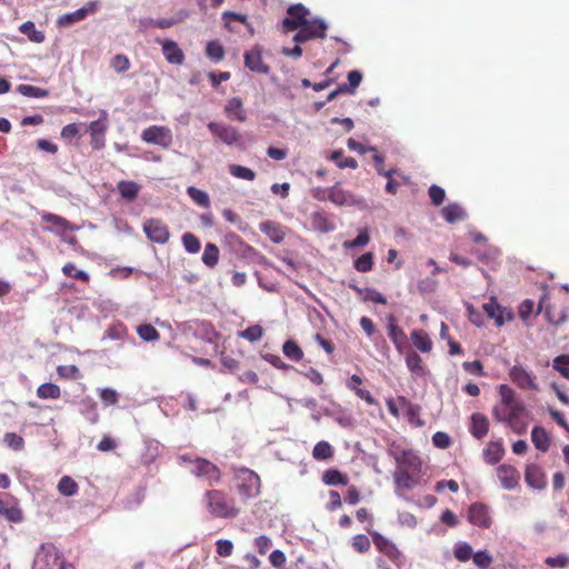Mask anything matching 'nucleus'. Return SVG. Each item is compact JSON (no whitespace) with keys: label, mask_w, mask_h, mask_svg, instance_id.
I'll return each mask as SVG.
<instances>
[{"label":"nucleus","mask_w":569,"mask_h":569,"mask_svg":"<svg viewBox=\"0 0 569 569\" xmlns=\"http://www.w3.org/2000/svg\"><path fill=\"white\" fill-rule=\"evenodd\" d=\"M328 200L337 206H357L360 204V200L356 198L353 193L347 191L340 187V183L328 188Z\"/></svg>","instance_id":"obj_18"},{"label":"nucleus","mask_w":569,"mask_h":569,"mask_svg":"<svg viewBox=\"0 0 569 569\" xmlns=\"http://www.w3.org/2000/svg\"><path fill=\"white\" fill-rule=\"evenodd\" d=\"M70 566L58 548L53 543L47 542L38 549L32 569H64Z\"/></svg>","instance_id":"obj_3"},{"label":"nucleus","mask_w":569,"mask_h":569,"mask_svg":"<svg viewBox=\"0 0 569 569\" xmlns=\"http://www.w3.org/2000/svg\"><path fill=\"white\" fill-rule=\"evenodd\" d=\"M62 272L67 277L88 282L90 280L89 274L82 270H76V266L72 262H68L62 267Z\"/></svg>","instance_id":"obj_51"},{"label":"nucleus","mask_w":569,"mask_h":569,"mask_svg":"<svg viewBox=\"0 0 569 569\" xmlns=\"http://www.w3.org/2000/svg\"><path fill=\"white\" fill-rule=\"evenodd\" d=\"M367 531L371 535L376 548L380 552L385 553L391 561L399 565L402 555L400 550L397 548V546L377 531H370V529L368 528Z\"/></svg>","instance_id":"obj_12"},{"label":"nucleus","mask_w":569,"mask_h":569,"mask_svg":"<svg viewBox=\"0 0 569 569\" xmlns=\"http://www.w3.org/2000/svg\"><path fill=\"white\" fill-rule=\"evenodd\" d=\"M413 346L421 352L428 353L432 350L433 343L428 333L422 329H415L410 333Z\"/></svg>","instance_id":"obj_27"},{"label":"nucleus","mask_w":569,"mask_h":569,"mask_svg":"<svg viewBox=\"0 0 569 569\" xmlns=\"http://www.w3.org/2000/svg\"><path fill=\"white\" fill-rule=\"evenodd\" d=\"M229 172L231 176L247 181H253L256 179V172L253 170L240 164H230Z\"/></svg>","instance_id":"obj_43"},{"label":"nucleus","mask_w":569,"mask_h":569,"mask_svg":"<svg viewBox=\"0 0 569 569\" xmlns=\"http://www.w3.org/2000/svg\"><path fill=\"white\" fill-rule=\"evenodd\" d=\"M472 560L480 569H488L493 561L492 557L486 550H480L473 553Z\"/></svg>","instance_id":"obj_58"},{"label":"nucleus","mask_w":569,"mask_h":569,"mask_svg":"<svg viewBox=\"0 0 569 569\" xmlns=\"http://www.w3.org/2000/svg\"><path fill=\"white\" fill-rule=\"evenodd\" d=\"M107 127V118L104 112L103 119H98L89 124L88 130L90 132V144L92 149L100 150L104 147Z\"/></svg>","instance_id":"obj_19"},{"label":"nucleus","mask_w":569,"mask_h":569,"mask_svg":"<svg viewBox=\"0 0 569 569\" xmlns=\"http://www.w3.org/2000/svg\"><path fill=\"white\" fill-rule=\"evenodd\" d=\"M156 42L161 44L162 53L169 63L177 66L183 64L186 56L176 41L156 39Z\"/></svg>","instance_id":"obj_17"},{"label":"nucleus","mask_w":569,"mask_h":569,"mask_svg":"<svg viewBox=\"0 0 569 569\" xmlns=\"http://www.w3.org/2000/svg\"><path fill=\"white\" fill-rule=\"evenodd\" d=\"M137 333L143 341L151 342L160 339L159 331L150 323H143L137 327Z\"/></svg>","instance_id":"obj_42"},{"label":"nucleus","mask_w":569,"mask_h":569,"mask_svg":"<svg viewBox=\"0 0 569 569\" xmlns=\"http://www.w3.org/2000/svg\"><path fill=\"white\" fill-rule=\"evenodd\" d=\"M503 455L505 449L500 441H490L483 450V459L489 465L498 463Z\"/></svg>","instance_id":"obj_29"},{"label":"nucleus","mask_w":569,"mask_h":569,"mask_svg":"<svg viewBox=\"0 0 569 569\" xmlns=\"http://www.w3.org/2000/svg\"><path fill=\"white\" fill-rule=\"evenodd\" d=\"M525 411V406L493 407L492 416L499 422H506L515 432L521 433L523 426L519 418Z\"/></svg>","instance_id":"obj_7"},{"label":"nucleus","mask_w":569,"mask_h":569,"mask_svg":"<svg viewBox=\"0 0 569 569\" xmlns=\"http://www.w3.org/2000/svg\"><path fill=\"white\" fill-rule=\"evenodd\" d=\"M263 336V329L259 325L250 326L247 329L239 332V337L250 341H259Z\"/></svg>","instance_id":"obj_50"},{"label":"nucleus","mask_w":569,"mask_h":569,"mask_svg":"<svg viewBox=\"0 0 569 569\" xmlns=\"http://www.w3.org/2000/svg\"><path fill=\"white\" fill-rule=\"evenodd\" d=\"M531 440L535 447L541 452H547L549 450L550 438L542 427L536 426L532 428Z\"/></svg>","instance_id":"obj_31"},{"label":"nucleus","mask_w":569,"mask_h":569,"mask_svg":"<svg viewBox=\"0 0 569 569\" xmlns=\"http://www.w3.org/2000/svg\"><path fill=\"white\" fill-rule=\"evenodd\" d=\"M397 462L393 480L398 489L411 490L420 483L422 461L413 450L392 451Z\"/></svg>","instance_id":"obj_1"},{"label":"nucleus","mask_w":569,"mask_h":569,"mask_svg":"<svg viewBox=\"0 0 569 569\" xmlns=\"http://www.w3.org/2000/svg\"><path fill=\"white\" fill-rule=\"evenodd\" d=\"M441 214L448 223H456L466 220L468 217L466 210L458 203H450L443 207Z\"/></svg>","instance_id":"obj_28"},{"label":"nucleus","mask_w":569,"mask_h":569,"mask_svg":"<svg viewBox=\"0 0 569 569\" xmlns=\"http://www.w3.org/2000/svg\"><path fill=\"white\" fill-rule=\"evenodd\" d=\"M468 520L473 526L489 528L492 523L489 507L482 502H475L468 509Z\"/></svg>","instance_id":"obj_14"},{"label":"nucleus","mask_w":569,"mask_h":569,"mask_svg":"<svg viewBox=\"0 0 569 569\" xmlns=\"http://www.w3.org/2000/svg\"><path fill=\"white\" fill-rule=\"evenodd\" d=\"M182 243L184 249L190 253H197L200 251V240L191 232H186L182 236Z\"/></svg>","instance_id":"obj_52"},{"label":"nucleus","mask_w":569,"mask_h":569,"mask_svg":"<svg viewBox=\"0 0 569 569\" xmlns=\"http://www.w3.org/2000/svg\"><path fill=\"white\" fill-rule=\"evenodd\" d=\"M283 355L296 362L303 359V351L295 340H287L282 346Z\"/></svg>","instance_id":"obj_37"},{"label":"nucleus","mask_w":569,"mask_h":569,"mask_svg":"<svg viewBox=\"0 0 569 569\" xmlns=\"http://www.w3.org/2000/svg\"><path fill=\"white\" fill-rule=\"evenodd\" d=\"M99 396L106 407L116 405L119 399L117 391L111 388L101 389Z\"/></svg>","instance_id":"obj_60"},{"label":"nucleus","mask_w":569,"mask_h":569,"mask_svg":"<svg viewBox=\"0 0 569 569\" xmlns=\"http://www.w3.org/2000/svg\"><path fill=\"white\" fill-rule=\"evenodd\" d=\"M500 402L495 407H506V406H523V403L517 399L516 392L507 385H501L499 387Z\"/></svg>","instance_id":"obj_33"},{"label":"nucleus","mask_w":569,"mask_h":569,"mask_svg":"<svg viewBox=\"0 0 569 569\" xmlns=\"http://www.w3.org/2000/svg\"><path fill=\"white\" fill-rule=\"evenodd\" d=\"M224 112L227 113L228 117L233 118L240 122H243L247 119L246 112L243 110L242 100L238 97L231 98L227 102L224 107Z\"/></svg>","instance_id":"obj_30"},{"label":"nucleus","mask_w":569,"mask_h":569,"mask_svg":"<svg viewBox=\"0 0 569 569\" xmlns=\"http://www.w3.org/2000/svg\"><path fill=\"white\" fill-rule=\"evenodd\" d=\"M142 229L152 242L166 244L170 239L169 228L161 219L150 218L144 220Z\"/></svg>","instance_id":"obj_9"},{"label":"nucleus","mask_w":569,"mask_h":569,"mask_svg":"<svg viewBox=\"0 0 569 569\" xmlns=\"http://www.w3.org/2000/svg\"><path fill=\"white\" fill-rule=\"evenodd\" d=\"M236 489L241 499L247 502L261 492L260 477L248 468H240L234 473Z\"/></svg>","instance_id":"obj_4"},{"label":"nucleus","mask_w":569,"mask_h":569,"mask_svg":"<svg viewBox=\"0 0 569 569\" xmlns=\"http://www.w3.org/2000/svg\"><path fill=\"white\" fill-rule=\"evenodd\" d=\"M408 421L417 427L423 426V421L420 419L421 408L419 405L411 403L405 410Z\"/></svg>","instance_id":"obj_57"},{"label":"nucleus","mask_w":569,"mask_h":569,"mask_svg":"<svg viewBox=\"0 0 569 569\" xmlns=\"http://www.w3.org/2000/svg\"><path fill=\"white\" fill-rule=\"evenodd\" d=\"M553 368L565 378L569 379V355L558 356L553 360Z\"/></svg>","instance_id":"obj_59"},{"label":"nucleus","mask_w":569,"mask_h":569,"mask_svg":"<svg viewBox=\"0 0 569 569\" xmlns=\"http://www.w3.org/2000/svg\"><path fill=\"white\" fill-rule=\"evenodd\" d=\"M58 490L66 497H71L78 493V483L69 476H63L58 483Z\"/></svg>","instance_id":"obj_40"},{"label":"nucleus","mask_w":569,"mask_h":569,"mask_svg":"<svg viewBox=\"0 0 569 569\" xmlns=\"http://www.w3.org/2000/svg\"><path fill=\"white\" fill-rule=\"evenodd\" d=\"M111 67L118 72H124L130 68V62L124 54H117L112 58Z\"/></svg>","instance_id":"obj_63"},{"label":"nucleus","mask_w":569,"mask_h":569,"mask_svg":"<svg viewBox=\"0 0 569 569\" xmlns=\"http://www.w3.org/2000/svg\"><path fill=\"white\" fill-rule=\"evenodd\" d=\"M96 9L94 4L89 7H82L73 12L64 13L57 19V26L60 28H69L72 24L86 19L89 12H93Z\"/></svg>","instance_id":"obj_23"},{"label":"nucleus","mask_w":569,"mask_h":569,"mask_svg":"<svg viewBox=\"0 0 569 569\" xmlns=\"http://www.w3.org/2000/svg\"><path fill=\"white\" fill-rule=\"evenodd\" d=\"M497 477L501 486L507 490L517 488L520 481L519 471L510 465H500L497 468Z\"/></svg>","instance_id":"obj_21"},{"label":"nucleus","mask_w":569,"mask_h":569,"mask_svg":"<svg viewBox=\"0 0 569 569\" xmlns=\"http://www.w3.org/2000/svg\"><path fill=\"white\" fill-rule=\"evenodd\" d=\"M352 548L359 552H368L371 546L370 539L366 535H356L351 541Z\"/></svg>","instance_id":"obj_55"},{"label":"nucleus","mask_w":569,"mask_h":569,"mask_svg":"<svg viewBox=\"0 0 569 569\" xmlns=\"http://www.w3.org/2000/svg\"><path fill=\"white\" fill-rule=\"evenodd\" d=\"M469 431L476 439H482L488 435L489 420L480 412H475L470 417Z\"/></svg>","instance_id":"obj_25"},{"label":"nucleus","mask_w":569,"mask_h":569,"mask_svg":"<svg viewBox=\"0 0 569 569\" xmlns=\"http://www.w3.org/2000/svg\"><path fill=\"white\" fill-rule=\"evenodd\" d=\"M191 473L197 478L206 480L209 486L219 483L222 478L219 467L201 457H196L192 460Z\"/></svg>","instance_id":"obj_6"},{"label":"nucleus","mask_w":569,"mask_h":569,"mask_svg":"<svg viewBox=\"0 0 569 569\" xmlns=\"http://www.w3.org/2000/svg\"><path fill=\"white\" fill-rule=\"evenodd\" d=\"M428 193H429L432 204H435V206H440L446 198L445 189H442L441 187H439L437 184L430 186Z\"/></svg>","instance_id":"obj_61"},{"label":"nucleus","mask_w":569,"mask_h":569,"mask_svg":"<svg viewBox=\"0 0 569 569\" xmlns=\"http://www.w3.org/2000/svg\"><path fill=\"white\" fill-rule=\"evenodd\" d=\"M370 237L367 229H363L359 232V234L353 240H348L343 242V248L351 249L356 247H365L369 243Z\"/></svg>","instance_id":"obj_54"},{"label":"nucleus","mask_w":569,"mask_h":569,"mask_svg":"<svg viewBox=\"0 0 569 569\" xmlns=\"http://www.w3.org/2000/svg\"><path fill=\"white\" fill-rule=\"evenodd\" d=\"M483 310L487 316L495 320L498 327L503 326L506 321H511L513 319V313L510 310L501 307L496 298H491L489 302L483 305Z\"/></svg>","instance_id":"obj_16"},{"label":"nucleus","mask_w":569,"mask_h":569,"mask_svg":"<svg viewBox=\"0 0 569 569\" xmlns=\"http://www.w3.org/2000/svg\"><path fill=\"white\" fill-rule=\"evenodd\" d=\"M0 516H2L7 521L18 523L23 519V512L19 507V502L12 496L3 499L0 497Z\"/></svg>","instance_id":"obj_15"},{"label":"nucleus","mask_w":569,"mask_h":569,"mask_svg":"<svg viewBox=\"0 0 569 569\" xmlns=\"http://www.w3.org/2000/svg\"><path fill=\"white\" fill-rule=\"evenodd\" d=\"M208 129L216 139L228 146L239 144L241 141V134L234 127L218 122H209Z\"/></svg>","instance_id":"obj_11"},{"label":"nucleus","mask_w":569,"mask_h":569,"mask_svg":"<svg viewBox=\"0 0 569 569\" xmlns=\"http://www.w3.org/2000/svg\"><path fill=\"white\" fill-rule=\"evenodd\" d=\"M19 30L32 42L41 43L44 41L43 32L39 31L32 21H26L20 26Z\"/></svg>","instance_id":"obj_36"},{"label":"nucleus","mask_w":569,"mask_h":569,"mask_svg":"<svg viewBox=\"0 0 569 569\" xmlns=\"http://www.w3.org/2000/svg\"><path fill=\"white\" fill-rule=\"evenodd\" d=\"M329 159L335 161L337 163V166L341 169H343V168L356 169L358 167L357 160L352 157H343L342 150L332 151Z\"/></svg>","instance_id":"obj_41"},{"label":"nucleus","mask_w":569,"mask_h":569,"mask_svg":"<svg viewBox=\"0 0 569 569\" xmlns=\"http://www.w3.org/2000/svg\"><path fill=\"white\" fill-rule=\"evenodd\" d=\"M259 229L262 233L268 236L273 243L282 242L286 237V231L283 228L280 226V223L274 221H262L259 224Z\"/></svg>","instance_id":"obj_26"},{"label":"nucleus","mask_w":569,"mask_h":569,"mask_svg":"<svg viewBox=\"0 0 569 569\" xmlns=\"http://www.w3.org/2000/svg\"><path fill=\"white\" fill-rule=\"evenodd\" d=\"M511 381L523 390H538L536 377L522 366H513L509 372Z\"/></svg>","instance_id":"obj_13"},{"label":"nucleus","mask_w":569,"mask_h":569,"mask_svg":"<svg viewBox=\"0 0 569 569\" xmlns=\"http://www.w3.org/2000/svg\"><path fill=\"white\" fill-rule=\"evenodd\" d=\"M322 481L327 486H347L349 483V478L338 469H328L322 475Z\"/></svg>","instance_id":"obj_34"},{"label":"nucleus","mask_w":569,"mask_h":569,"mask_svg":"<svg viewBox=\"0 0 569 569\" xmlns=\"http://www.w3.org/2000/svg\"><path fill=\"white\" fill-rule=\"evenodd\" d=\"M187 192H188L189 197L194 202H197L199 206L209 207V204H210L209 196L204 191H202L196 187H189L187 189Z\"/></svg>","instance_id":"obj_53"},{"label":"nucleus","mask_w":569,"mask_h":569,"mask_svg":"<svg viewBox=\"0 0 569 569\" xmlns=\"http://www.w3.org/2000/svg\"><path fill=\"white\" fill-rule=\"evenodd\" d=\"M362 80V74L358 70H352L348 73V83L341 84V91H346L347 93H355L356 89L359 87Z\"/></svg>","instance_id":"obj_47"},{"label":"nucleus","mask_w":569,"mask_h":569,"mask_svg":"<svg viewBox=\"0 0 569 569\" xmlns=\"http://www.w3.org/2000/svg\"><path fill=\"white\" fill-rule=\"evenodd\" d=\"M141 139L147 143L168 148L172 143V133L168 127L151 126L142 131Z\"/></svg>","instance_id":"obj_10"},{"label":"nucleus","mask_w":569,"mask_h":569,"mask_svg":"<svg viewBox=\"0 0 569 569\" xmlns=\"http://www.w3.org/2000/svg\"><path fill=\"white\" fill-rule=\"evenodd\" d=\"M527 485L533 489L541 490L547 486L546 475L538 465H529L525 471Z\"/></svg>","instance_id":"obj_24"},{"label":"nucleus","mask_w":569,"mask_h":569,"mask_svg":"<svg viewBox=\"0 0 569 569\" xmlns=\"http://www.w3.org/2000/svg\"><path fill=\"white\" fill-rule=\"evenodd\" d=\"M57 372L61 378L76 379L79 376V369L74 365L59 366Z\"/></svg>","instance_id":"obj_64"},{"label":"nucleus","mask_w":569,"mask_h":569,"mask_svg":"<svg viewBox=\"0 0 569 569\" xmlns=\"http://www.w3.org/2000/svg\"><path fill=\"white\" fill-rule=\"evenodd\" d=\"M328 26L319 18L308 19L293 36L296 43H305L310 40L325 39Z\"/></svg>","instance_id":"obj_5"},{"label":"nucleus","mask_w":569,"mask_h":569,"mask_svg":"<svg viewBox=\"0 0 569 569\" xmlns=\"http://www.w3.org/2000/svg\"><path fill=\"white\" fill-rule=\"evenodd\" d=\"M406 363H407L408 369L411 372L418 373V375H422L423 373L422 359H421V357L417 352L410 351L406 356Z\"/></svg>","instance_id":"obj_48"},{"label":"nucleus","mask_w":569,"mask_h":569,"mask_svg":"<svg viewBox=\"0 0 569 569\" xmlns=\"http://www.w3.org/2000/svg\"><path fill=\"white\" fill-rule=\"evenodd\" d=\"M206 54L208 58L218 62L224 57V49L219 41H209L206 47Z\"/></svg>","instance_id":"obj_46"},{"label":"nucleus","mask_w":569,"mask_h":569,"mask_svg":"<svg viewBox=\"0 0 569 569\" xmlns=\"http://www.w3.org/2000/svg\"><path fill=\"white\" fill-rule=\"evenodd\" d=\"M244 64L253 72L267 74L270 71V67L263 62L262 51L258 46L244 52Z\"/></svg>","instance_id":"obj_20"},{"label":"nucleus","mask_w":569,"mask_h":569,"mask_svg":"<svg viewBox=\"0 0 569 569\" xmlns=\"http://www.w3.org/2000/svg\"><path fill=\"white\" fill-rule=\"evenodd\" d=\"M287 14L281 24V29L286 33L299 30L309 19L310 11L302 3H296L288 7Z\"/></svg>","instance_id":"obj_8"},{"label":"nucleus","mask_w":569,"mask_h":569,"mask_svg":"<svg viewBox=\"0 0 569 569\" xmlns=\"http://www.w3.org/2000/svg\"><path fill=\"white\" fill-rule=\"evenodd\" d=\"M219 257V248L214 243H207L202 253L203 263L209 268H213L217 266Z\"/></svg>","instance_id":"obj_39"},{"label":"nucleus","mask_w":569,"mask_h":569,"mask_svg":"<svg viewBox=\"0 0 569 569\" xmlns=\"http://www.w3.org/2000/svg\"><path fill=\"white\" fill-rule=\"evenodd\" d=\"M203 505L213 518L233 519L239 516L240 508L234 498L220 489H209L203 493Z\"/></svg>","instance_id":"obj_2"},{"label":"nucleus","mask_w":569,"mask_h":569,"mask_svg":"<svg viewBox=\"0 0 569 569\" xmlns=\"http://www.w3.org/2000/svg\"><path fill=\"white\" fill-rule=\"evenodd\" d=\"M387 321L388 337L395 345L396 349L401 352L403 348L407 347V335L403 329L398 326L397 318L393 315H389L387 317Z\"/></svg>","instance_id":"obj_22"},{"label":"nucleus","mask_w":569,"mask_h":569,"mask_svg":"<svg viewBox=\"0 0 569 569\" xmlns=\"http://www.w3.org/2000/svg\"><path fill=\"white\" fill-rule=\"evenodd\" d=\"M545 562L552 568H566L569 566V556L561 553L556 557H548Z\"/></svg>","instance_id":"obj_62"},{"label":"nucleus","mask_w":569,"mask_h":569,"mask_svg":"<svg viewBox=\"0 0 569 569\" xmlns=\"http://www.w3.org/2000/svg\"><path fill=\"white\" fill-rule=\"evenodd\" d=\"M335 450L328 441H319L312 449V457L318 461L329 460L333 457Z\"/></svg>","instance_id":"obj_35"},{"label":"nucleus","mask_w":569,"mask_h":569,"mask_svg":"<svg viewBox=\"0 0 569 569\" xmlns=\"http://www.w3.org/2000/svg\"><path fill=\"white\" fill-rule=\"evenodd\" d=\"M17 91L20 94L30 98H46L48 96V91L46 89L31 84H19L17 87Z\"/></svg>","instance_id":"obj_45"},{"label":"nucleus","mask_w":569,"mask_h":569,"mask_svg":"<svg viewBox=\"0 0 569 569\" xmlns=\"http://www.w3.org/2000/svg\"><path fill=\"white\" fill-rule=\"evenodd\" d=\"M355 268L359 272H368L372 270L373 267V253L366 252L360 256L353 263Z\"/></svg>","instance_id":"obj_49"},{"label":"nucleus","mask_w":569,"mask_h":569,"mask_svg":"<svg viewBox=\"0 0 569 569\" xmlns=\"http://www.w3.org/2000/svg\"><path fill=\"white\" fill-rule=\"evenodd\" d=\"M3 441L9 448L16 451L22 450L24 447L23 438L14 432H7L3 437Z\"/></svg>","instance_id":"obj_56"},{"label":"nucleus","mask_w":569,"mask_h":569,"mask_svg":"<svg viewBox=\"0 0 569 569\" xmlns=\"http://www.w3.org/2000/svg\"><path fill=\"white\" fill-rule=\"evenodd\" d=\"M453 556L458 561L467 562L473 556L472 547L467 542H458L455 546Z\"/></svg>","instance_id":"obj_44"},{"label":"nucleus","mask_w":569,"mask_h":569,"mask_svg":"<svg viewBox=\"0 0 569 569\" xmlns=\"http://www.w3.org/2000/svg\"><path fill=\"white\" fill-rule=\"evenodd\" d=\"M37 396L40 399H59L61 396V390L59 386L51 382H46L38 387Z\"/></svg>","instance_id":"obj_38"},{"label":"nucleus","mask_w":569,"mask_h":569,"mask_svg":"<svg viewBox=\"0 0 569 569\" xmlns=\"http://www.w3.org/2000/svg\"><path fill=\"white\" fill-rule=\"evenodd\" d=\"M117 189L123 199L133 201L138 197L141 186L134 181L121 180L118 182Z\"/></svg>","instance_id":"obj_32"}]
</instances>
